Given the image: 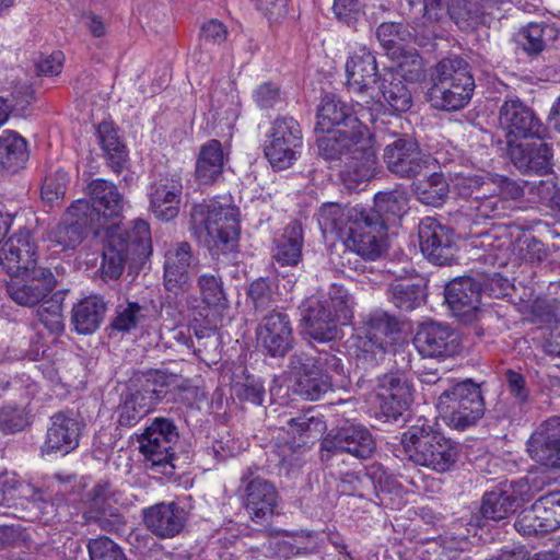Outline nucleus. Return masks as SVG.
Returning <instances> with one entry per match:
<instances>
[{
  "label": "nucleus",
  "mask_w": 560,
  "mask_h": 560,
  "mask_svg": "<svg viewBox=\"0 0 560 560\" xmlns=\"http://www.w3.org/2000/svg\"><path fill=\"white\" fill-rule=\"evenodd\" d=\"M422 254L435 265H448L455 257L454 231L433 217L423 218L418 226Z\"/></svg>",
  "instance_id": "nucleus-14"
},
{
  "label": "nucleus",
  "mask_w": 560,
  "mask_h": 560,
  "mask_svg": "<svg viewBox=\"0 0 560 560\" xmlns=\"http://www.w3.org/2000/svg\"><path fill=\"white\" fill-rule=\"evenodd\" d=\"M37 310L38 320L50 334L63 331L62 302L55 295L50 300H44Z\"/></svg>",
  "instance_id": "nucleus-56"
},
{
  "label": "nucleus",
  "mask_w": 560,
  "mask_h": 560,
  "mask_svg": "<svg viewBox=\"0 0 560 560\" xmlns=\"http://www.w3.org/2000/svg\"><path fill=\"white\" fill-rule=\"evenodd\" d=\"M318 154L326 161H342L341 179L349 190H358L377 168V155L369 129L319 131Z\"/></svg>",
  "instance_id": "nucleus-1"
},
{
  "label": "nucleus",
  "mask_w": 560,
  "mask_h": 560,
  "mask_svg": "<svg viewBox=\"0 0 560 560\" xmlns=\"http://www.w3.org/2000/svg\"><path fill=\"white\" fill-rule=\"evenodd\" d=\"M366 331L381 340H394L393 335L399 331V322L383 311H376L371 314L368 320Z\"/></svg>",
  "instance_id": "nucleus-59"
},
{
  "label": "nucleus",
  "mask_w": 560,
  "mask_h": 560,
  "mask_svg": "<svg viewBox=\"0 0 560 560\" xmlns=\"http://www.w3.org/2000/svg\"><path fill=\"white\" fill-rule=\"evenodd\" d=\"M365 108L358 104V109L353 105L343 102L335 94H326L317 109V124L315 131L337 129H368L361 121L365 117Z\"/></svg>",
  "instance_id": "nucleus-22"
},
{
  "label": "nucleus",
  "mask_w": 560,
  "mask_h": 560,
  "mask_svg": "<svg viewBox=\"0 0 560 560\" xmlns=\"http://www.w3.org/2000/svg\"><path fill=\"white\" fill-rule=\"evenodd\" d=\"M413 343L423 358H450L459 349L456 331L448 325L436 322L422 324L413 338Z\"/></svg>",
  "instance_id": "nucleus-23"
},
{
  "label": "nucleus",
  "mask_w": 560,
  "mask_h": 560,
  "mask_svg": "<svg viewBox=\"0 0 560 560\" xmlns=\"http://www.w3.org/2000/svg\"><path fill=\"white\" fill-rule=\"evenodd\" d=\"M480 299L481 283L475 277H459L445 287V301L455 316H469L478 308Z\"/></svg>",
  "instance_id": "nucleus-33"
},
{
  "label": "nucleus",
  "mask_w": 560,
  "mask_h": 560,
  "mask_svg": "<svg viewBox=\"0 0 560 560\" xmlns=\"http://www.w3.org/2000/svg\"><path fill=\"white\" fill-rule=\"evenodd\" d=\"M304 536H289L287 538L267 539L261 545V552L265 557H279L290 559L298 556H305L312 552V548L303 545Z\"/></svg>",
  "instance_id": "nucleus-48"
},
{
  "label": "nucleus",
  "mask_w": 560,
  "mask_h": 560,
  "mask_svg": "<svg viewBox=\"0 0 560 560\" xmlns=\"http://www.w3.org/2000/svg\"><path fill=\"white\" fill-rule=\"evenodd\" d=\"M520 505V497L512 487L486 492L480 512L487 520L501 521L513 514Z\"/></svg>",
  "instance_id": "nucleus-41"
},
{
  "label": "nucleus",
  "mask_w": 560,
  "mask_h": 560,
  "mask_svg": "<svg viewBox=\"0 0 560 560\" xmlns=\"http://www.w3.org/2000/svg\"><path fill=\"white\" fill-rule=\"evenodd\" d=\"M404 81L394 72H386L375 86V96L381 94L388 107L396 113H406L413 104L412 94Z\"/></svg>",
  "instance_id": "nucleus-40"
},
{
  "label": "nucleus",
  "mask_w": 560,
  "mask_h": 560,
  "mask_svg": "<svg viewBox=\"0 0 560 560\" xmlns=\"http://www.w3.org/2000/svg\"><path fill=\"white\" fill-rule=\"evenodd\" d=\"M338 315L327 300L311 298L303 305L301 322L311 338L325 342L338 336Z\"/></svg>",
  "instance_id": "nucleus-31"
},
{
  "label": "nucleus",
  "mask_w": 560,
  "mask_h": 560,
  "mask_svg": "<svg viewBox=\"0 0 560 560\" xmlns=\"http://www.w3.org/2000/svg\"><path fill=\"white\" fill-rule=\"evenodd\" d=\"M527 452L537 463L560 468V417H551L536 429L527 441Z\"/></svg>",
  "instance_id": "nucleus-29"
},
{
  "label": "nucleus",
  "mask_w": 560,
  "mask_h": 560,
  "mask_svg": "<svg viewBox=\"0 0 560 560\" xmlns=\"http://www.w3.org/2000/svg\"><path fill=\"white\" fill-rule=\"evenodd\" d=\"M90 200H85L90 208L86 213L92 221V232L98 234L105 229L108 219L117 218L124 209V198L117 187L103 178L93 179L88 186Z\"/></svg>",
  "instance_id": "nucleus-16"
},
{
  "label": "nucleus",
  "mask_w": 560,
  "mask_h": 560,
  "mask_svg": "<svg viewBox=\"0 0 560 560\" xmlns=\"http://www.w3.org/2000/svg\"><path fill=\"white\" fill-rule=\"evenodd\" d=\"M201 302L207 306H218L225 300L223 283L219 272H205L197 280Z\"/></svg>",
  "instance_id": "nucleus-53"
},
{
  "label": "nucleus",
  "mask_w": 560,
  "mask_h": 560,
  "mask_svg": "<svg viewBox=\"0 0 560 560\" xmlns=\"http://www.w3.org/2000/svg\"><path fill=\"white\" fill-rule=\"evenodd\" d=\"M508 147L511 162L521 173L538 176L551 174L553 154L545 137L535 136L518 143L509 142Z\"/></svg>",
  "instance_id": "nucleus-21"
},
{
  "label": "nucleus",
  "mask_w": 560,
  "mask_h": 560,
  "mask_svg": "<svg viewBox=\"0 0 560 560\" xmlns=\"http://www.w3.org/2000/svg\"><path fill=\"white\" fill-rule=\"evenodd\" d=\"M84 199H78L67 209L63 222L54 228L48 240L50 246L57 252L74 249L78 247L89 231L92 232L93 219H88L90 211Z\"/></svg>",
  "instance_id": "nucleus-18"
},
{
  "label": "nucleus",
  "mask_w": 560,
  "mask_h": 560,
  "mask_svg": "<svg viewBox=\"0 0 560 560\" xmlns=\"http://www.w3.org/2000/svg\"><path fill=\"white\" fill-rule=\"evenodd\" d=\"M69 184V174L58 168L52 174L46 176L42 186V198L45 202L54 205L63 199L67 186Z\"/></svg>",
  "instance_id": "nucleus-62"
},
{
  "label": "nucleus",
  "mask_w": 560,
  "mask_h": 560,
  "mask_svg": "<svg viewBox=\"0 0 560 560\" xmlns=\"http://www.w3.org/2000/svg\"><path fill=\"white\" fill-rule=\"evenodd\" d=\"M515 254L518 259L530 265H538L548 257L544 243L530 235L517 238Z\"/></svg>",
  "instance_id": "nucleus-57"
},
{
  "label": "nucleus",
  "mask_w": 560,
  "mask_h": 560,
  "mask_svg": "<svg viewBox=\"0 0 560 560\" xmlns=\"http://www.w3.org/2000/svg\"><path fill=\"white\" fill-rule=\"evenodd\" d=\"M257 345L272 358H283L294 346L293 328L284 312L264 316L256 328Z\"/></svg>",
  "instance_id": "nucleus-17"
},
{
  "label": "nucleus",
  "mask_w": 560,
  "mask_h": 560,
  "mask_svg": "<svg viewBox=\"0 0 560 560\" xmlns=\"http://www.w3.org/2000/svg\"><path fill=\"white\" fill-rule=\"evenodd\" d=\"M474 89L468 62L458 56L444 58L435 67L430 90L432 105L445 112L459 110L471 100Z\"/></svg>",
  "instance_id": "nucleus-5"
},
{
  "label": "nucleus",
  "mask_w": 560,
  "mask_h": 560,
  "mask_svg": "<svg viewBox=\"0 0 560 560\" xmlns=\"http://www.w3.org/2000/svg\"><path fill=\"white\" fill-rule=\"evenodd\" d=\"M490 178L472 173H460L454 179L453 187L463 198H471L474 195H481L483 191H490Z\"/></svg>",
  "instance_id": "nucleus-61"
},
{
  "label": "nucleus",
  "mask_w": 560,
  "mask_h": 560,
  "mask_svg": "<svg viewBox=\"0 0 560 560\" xmlns=\"http://www.w3.org/2000/svg\"><path fill=\"white\" fill-rule=\"evenodd\" d=\"M397 72L395 73L405 81L418 82L423 77V62L418 52L412 49L398 54Z\"/></svg>",
  "instance_id": "nucleus-63"
},
{
  "label": "nucleus",
  "mask_w": 560,
  "mask_h": 560,
  "mask_svg": "<svg viewBox=\"0 0 560 560\" xmlns=\"http://www.w3.org/2000/svg\"><path fill=\"white\" fill-rule=\"evenodd\" d=\"M499 127L504 131L508 143L535 136L546 137L547 130L535 113L518 98L506 100L499 110Z\"/></svg>",
  "instance_id": "nucleus-15"
},
{
  "label": "nucleus",
  "mask_w": 560,
  "mask_h": 560,
  "mask_svg": "<svg viewBox=\"0 0 560 560\" xmlns=\"http://www.w3.org/2000/svg\"><path fill=\"white\" fill-rule=\"evenodd\" d=\"M198 258L188 242L172 244L164 253L163 287L166 292L179 295L192 287L191 271Z\"/></svg>",
  "instance_id": "nucleus-11"
},
{
  "label": "nucleus",
  "mask_w": 560,
  "mask_h": 560,
  "mask_svg": "<svg viewBox=\"0 0 560 560\" xmlns=\"http://www.w3.org/2000/svg\"><path fill=\"white\" fill-rule=\"evenodd\" d=\"M257 468L243 470L241 482L244 489L243 503L250 518L259 523L273 514L278 492L268 480L255 476Z\"/></svg>",
  "instance_id": "nucleus-19"
},
{
  "label": "nucleus",
  "mask_w": 560,
  "mask_h": 560,
  "mask_svg": "<svg viewBox=\"0 0 560 560\" xmlns=\"http://www.w3.org/2000/svg\"><path fill=\"white\" fill-rule=\"evenodd\" d=\"M30 424V417L24 407L13 402L0 407V431L13 434L23 431Z\"/></svg>",
  "instance_id": "nucleus-52"
},
{
  "label": "nucleus",
  "mask_w": 560,
  "mask_h": 560,
  "mask_svg": "<svg viewBox=\"0 0 560 560\" xmlns=\"http://www.w3.org/2000/svg\"><path fill=\"white\" fill-rule=\"evenodd\" d=\"M557 28L548 23H529L517 34V45L528 56H537L556 38Z\"/></svg>",
  "instance_id": "nucleus-43"
},
{
  "label": "nucleus",
  "mask_w": 560,
  "mask_h": 560,
  "mask_svg": "<svg viewBox=\"0 0 560 560\" xmlns=\"http://www.w3.org/2000/svg\"><path fill=\"white\" fill-rule=\"evenodd\" d=\"M346 74L350 91L375 97V86L383 74L378 73L376 58L369 48L359 47L348 57Z\"/></svg>",
  "instance_id": "nucleus-26"
},
{
  "label": "nucleus",
  "mask_w": 560,
  "mask_h": 560,
  "mask_svg": "<svg viewBox=\"0 0 560 560\" xmlns=\"http://www.w3.org/2000/svg\"><path fill=\"white\" fill-rule=\"evenodd\" d=\"M441 2L442 0H408L410 11L418 9V13H422L413 21L416 32L423 27L427 36L434 34L430 27L440 20Z\"/></svg>",
  "instance_id": "nucleus-54"
},
{
  "label": "nucleus",
  "mask_w": 560,
  "mask_h": 560,
  "mask_svg": "<svg viewBox=\"0 0 560 560\" xmlns=\"http://www.w3.org/2000/svg\"><path fill=\"white\" fill-rule=\"evenodd\" d=\"M149 308L138 302L127 301L117 305L112 328L120 332H131L142 328L148 319Z\"/></svg>",
  "instance_id": "nucleus-45"
},
{
  "label": "nucleus",
  "mask_w": 560,
  "mask_h": 560,
  "mask_svg": "<svg viewBox=\"0 0 560 560\" xmlns=\"http://www.w3.org/2000/svg\"><path fill=\"white\" fill-rule=\"evenodd\" d=\"M346 249L341 255V266L359 270L360 266L351 265V256L357 255L365 260H376L381 257L386 230L380 215L368 207L355 205L347 211Z\"/></svg>",
  "instance_id": "nucleus-4"
},
{
  "label": "nucleus",
  "mask_w": 560,
  "mask_h": 560,
  "mask_svg": "<svg viewBox=\"0 0 560 560\" xmlns=\"http://www.w3.org/2000/svg\"><path fill=\"white\" fill-rule=\"evenodd\" d=\"M110 494L108 482L96 483L89 493L84 517L88 523H96L101 529L115 533L122 528L125 521L118 509L112 503Z\"/></svg>",
  "instance_id": "nucleus-30"
},
{
  "label": "nucleus",
  "mask_w": 560,
  "mask_h": 560,
  "mask_svg": "<svg viewBox=\"0 0 560 560\" xmlns=\"http://www.w3.org/2000/svg\"><path fill=\"white\" fill-rule=\"evenodd\" d=\"M436 408L448 428L465 431L476 425L485 415L481 387L471 380L456 382L440 393Z\"/></svg>",
  "instance_id": "nucleus-6"
},
{
  "label": "nucleus",
  "mask_w": 560,
  "mask_h": 560,
  "mask_svg": "<svg viewBox=\"0 0 560 560\" xmlns=\"http://www.w3.org/2000/svg\"><path fill=\"white\" fill-rule=\"evenodd\" d=\"M415 192L421 203L439 207L447 198L448 184L443 174L432 173L416 186Z\"/></svg>",
  "instance_id": "nucleus-50"
},
{
  "label": "nucleus",
  "mask_w": 560,
  "mask_h": 560,
  "mask_svg": "<svg viewBox=\"0 0 560 560\" xmlns=\"http://www.w3.org/2000/svg\"><path fill=\"white\" fill-rule=\"evenodd\" d=\"M383 160L392 174L413 178L429 167L431 155L424 153L411 137H402L384 148Z\"/></svg>",
  "instance_id": "nucleus-12"
},
{
  "label": "nucleus",
  "mask_w": 560,
  "mask_h": 560,
  "mask_svg": "<svg viewBox=\"0 0 560 560\" xmlns=\"http://www.w3.org/2000/svg\"><path fill=\"white\" fill-rule=\"evenodd\" d=\"M84 423L73 410H62L50 417L45 442L42 446L44 455H68L78 448Z\"/></svg>",
  "instance_id": "nucleus-13"
},
{
  "label": "nucleus",
  "mask_w": 560,
  "mask_h": 560,
  "mask_svg": "<svg viewBox=\"0 0 560 560\" xmlns=\"http://www.w3.org/2000/svg\"><path fill=\"white\" fill-rule=\"evenodd\" d=\"M28 158V143L25 138L10 129L0 133V168L15 174L26 166Z\"/></svg>",
  "instance_id": "nucleus-39"
},
{
  "label": "nucleus",
  "mask_w": 560,
  "mask_h": 560,
  "mask_svg": "<svg viewBox=\"0 0 560 560\" xmlns=\"http://www.w3.org/2000/svg\"><path fill=\"white\" fill-rule=\"evenodd\" d=\"M96 135L106 164L114 173L120 174L128 166L129 151L119 129L113 121L103 120L96 128Z\"/></svg>",
  "instance_id": "nucleus-35"
},
{
  "label": "nucleus",
  "mask_w": 560,
  "mask_h": 560,
  "mask_svg": "<svg viewBox=\"0 0 560 560\" xmlns=\"http://www.w3.org/2000/svg\"><path fill=\"white\" fill-rule=\"evenodd\" d=\"M303 145L300 124L289 116H278L265 135L264 154L277 170H287L299 159Z\"/></svg>",
  "instance_id": "nucleus-8"
},
{
  "label": "nucleus",
  "mask_w": 560,
  "mask_h": 560,
  "mask_svg": "<svg viewBox=\"0 0 560 560\" xmlns=\"http://www.w3.org/2000/svg\"><path fill=\"white\" fill-rule=\"evenodd\" d=\"M150 377L153 387L159 390L158 402H180L187 406L192 405L196 396L197 388L192 386L189 381L165 371L155 370L151 371Z\"/></svg>",
  "instance_id": "nucleus-36"
},
{
  "label": "nucleus",
  "mask_w": 560,
  "mask_h": 560,
  "mask_svg": "<svg viewBox=\"0 0 560 560\" xmlns=\"http://www.w3.org/2000/svg\"><path fill=\"white\" fill-rule=\"evenodd\" d=\"M385 479H387V474L384 467L380 464H373L361 470L341 474L337 489L340 494L360 499H371L375 494L381 503L385 504L384 495L386 493L383 489Z\"/></svg>",
  "instance_id": "nucleus-27"
},
{
  "label": "nucleus",
  "mask_w": 560,
  "mask_h": 560,
  "mask_svg": "<svg viewBox=\"0 0 560 560\" xmlns=\"http://www.w3.org/2000/svg\"><path fill=\"white\" fill-rule=\"evenodd\" d=\"M388 300L399 310L409 312L419 307L425 300V285L422 282L399 280L386 291Z\"/></svg>",
  "instance_id": "nucleus-44"
},
{
  "label": "nucleus",
  "mask_w": 560,
  "mask_h": 560,
  "mask_svg": "<svg viewBox=\"0 0 560 560\" xmlns=\"http://www.w3.org/2000/svg\"><path fill=\"white\" fill-rule=\"evenodd\" d=\"M400 444L409 462L440 474L450 471L459 456L458 443L427 419H418L408 427L401 433Z\"/></svg>",
  "instance_id": "nucleus-2"
},
{
  "label": "nucleus",
  "mask_w": 560,
  "mask_h": 560,
  "mask_svg": "<svg viewBox=\"0 0 560 560\" xmlns=\"http://www.w3.org/2000/svg\"><path fill=\"white\" fill-rule=\"evenodd\" d=\"M150 209L162 221H171L179 213L183 179L178 173L159 174L149 188Z\"/></svg>",
  "instance_id": "nucleus-24"
},
{
  "label": "nucleus",
  "mask_w": 560,
  "mask_h": 560,
  "mask_svg": "<svg viewBox=\"0 0 560 560\" xmlns=\"http://www.w3.org/2000/svg\"><path fill=\"white\" fill-rule=\"evenodd\" d=\"M31 273L10 277L5 285L10 299L25 307H33L43 302L57 284L49 268L35 269Z\"/></svg>",
  "instance_id": "nucleus-20"
},
{
  "label": "nucleus",
  "mask_w": 560,
  "mask_h": 560,
  "mask_svg": "<svg viewBox=\"0 0 560 560\" xmlns=\"http://www.w3.org/2000/svg\"><path fill=\"white\" fill-rule=\"evenodd\" d=\"M0 265L10 277L47 269L37 265V246L27 231L14 234L2 245Z\"/></svg>",
  "instance_id": "nucleus-25"
},
{
  "label": "nucleus",
  "mask_w": 560,
  "mask_h": 560,
  "mask_svg": "<svg viewBox=\"0 0 560 560\" xmlns=\"http://www.w3.org/2000/svg\"><path fill=\"white\" fill-rule=\"evenodd\" d=\"M88 550L91 560H127L121 548L108 537L91 539Z\"/></svg>",
  "instance_id": "nucleus-64"
},
{
  "label": "nucleus",
  "mask_w": 560,
  "mask_h": 560,
  "mask_svg": "<svg viewBox=\"0 0 560 560\" xmlns=\"http://www.w3.org/2000/svg\"><path fill=\"white\" fill-rule=\"evenodd\" d=\"M108 241L121 247L131 261L141 260L152 252L150 226L144 220H135L130 229L112 235Z\"/></svg>",
  "instance_id": "nucleus-37"
},
{
  "label": "nucleus",
  "mask_w": 560,
  "mask_h": 560,
  "mask_svg": "<svg viewBox=\"0 0 560 560\" xmlns=\"http://www.w3.org/2000/svg\"><path fill=\"white\" fill-rule=\"evenodd\" d=\"M541 517L544 516L540 511V505L536 500L529 509L523 510L517 515L514 527L518 533L525 536L549 533V529L545 527V522Z\"/></svg>",
  "instance_id": "nucleus-55"
},
{
  "label": "nucleus",
  "mask_w": 560,
  "mask_h": 560,
  "mask_svg": "<svg viewBox=\"0 0 560 560\" xmlns=\"http://www.w3.org/2000/svg\"><path fill=\"white\" fill-rule=\"evenodd\" d=\"M179 439L174 421L156 417L139 438V451L152 469L164 475L172 474L175 465L174 446Z\"/></svg>",
  "instance_id": "nucleus-7"
},
{
  "label": "nucleus",
  "mask_w": 560,
  "mask_h": 560,
  "mask_svg": "<svg viewBox=\"0 0 560 560\" xmlns=\"http://www.w3.org/2000/svg\"><path fill=\"white\" fill-rule=\"evenodd\" d=\"M471 210L475 211V222L503 218L508 214L510 206L502 200L493 190L476 195L471 200Z\"/></svg>",
  "instance_id": "nucleus-49"
},
{
  "label": "nucleus",
  "mask_w": 560,
  "mask_h": 560,
  "mask_svg": "<svg viewBox=\"0 0 560 560\" xmlns=\"http://www.w3.org/2000/svg\"><path fill=\"white\" fill-rule=\"evenodd\" d=\"M376 37L386 52L395 58L404 50L402 45L412 40L413 34L400 22H383L376 30Z\"/></svg>",
  "instance_id": "nucleus-46"
},
{
  "label": "nucleus",
  "mask_w": 560,
  "mask_h": 560,
  "mask_svg": "<svg viewBox=\"0 0 560 560\" xmlns=\"http://www.w3.org/2000/svg\"><path fill=\"white\" fill-rule=\"evenodd\" d=\"M190 217L196 226L205 229L206 246L212 257L235 252L240 235V210L230 196L194 205Z\"/></svg>",
  "instance_id": "nucleus-3"
},
{
  "label": "nucleus",
  "mask_w": 560,
  "mask_h": 560,
  "mask_svg": "<svg viewBox=\"0 0 560 560\" xmlns=\"http://www.w3.org/2000/svg\"><path fill=\"white\" fill-rule=\"evenodd\" d=\"M233 393L240 400L256 406H261L266 396L262 381L254 375H247L243 381L236 382L233 385Z\"/></svg>",
  "instance_id": "nucleus-60"
},
{
  "label": "nucleus",
  "mask_w": 560,
  "mask_h": 560,
  "mask_svg": "<svg viewBox=\"0 0 560 560\" xmlns=\"http://www.w3.org/2000/svg\"><path fill=\"white\" fill-rule=\"evenodd\" d=\"M149 532L161 539L174 538L184 529L188 513L176 502H160L142 510Z\"/></svg>",
  "instance_id": "nucleus-28"
},
{
  "label": "nucleus",
  "mask_w": 560,
  "mask_h": 560,
  "mask_svg": "<svg viewBox=\"0 0 560 560\" xmlns=\"http://www.w3.org/2000/svg\"><path fill=\"white\" fill-rule=\"evenodd\" d=\"M156 397L159 390L153 387L150 373L131 380L120 395L117 423L126 428L136 425L159 404Z\"/></svg>",
  "instance_id": "nucleus-10"
},
{
  "label": "nucleus",
  "mask_w": 560,
  "mask_h": 560,
  "mask_svg": "<svg viewBox=\"0 0 560 560\" xmlns=\"http://www.w3.org/2000/svg\"><path fill=\"white\" fill-rule=\"evenodd\" d=\"M289 433L293 439L299 438L298 446H307L312 440H316L326 429L325 422L310 412L288 421Z\"/></svg>",
  "instance_id": "nucleus-51"
},
{
  "label": "nucleus",
  "mask_w": 560,
  "mask_h": 560,
  "mask_svg": "<svg viewBox=\"0 0 560 560\" xmlns=\"http://www.w3.org/2000/svg\"><path fill=\"white\" fill-rule=\"evenodd\" d=\"M303 230L298 221L290 222L273 238L271 258L278 267H295L302 260Z\"/></svg>",
  "instance_id": "nucleus-34"
},
{
  "label": "nucleus",
  "mask_w": 560,
  "mask_h": 560,
  "mask_svg": "<svg viewBox=\"0 0 560 560\" xmlns=\"http://www.w3.org/2000/svg\"><path fill=\"white\" fill-rule=\"evenodd\" d=\"M408 194L402 188H395L388 191H380L374 196V207L370 208L384 222L387 223L401 218L408 210Z\"/></svg>",
  "instance_id": "nucleus-42"
},
{
  "label": "nucleus",
  "mask_w": 560,
  "mask_h": 560,
  "mask_svg": "<svg viewBox=\"0 0 560 560\" xmlns=\"http://www.w3.org/2000/svg\"><path fill=\"white\" fill-rule=\"evenodd\" d=\"M376 450V443L370 430L361 423L345 422L332 429L322 441V458L328 460L331 455L347 453L359 459L370 458Z\"/></svg>",
  "instance_id": "nucleus-9"
},
{
  "label": "nucleus",
  "mask_w": 560,
  "mask_h": 560,
  "mask_svg": "<svg viewBox=\"0 0 560 560\" xmlns=\"http://www.w3.org/2000/svg\"><path fill=\"white\" fill-rule=\"evenodd\" d=\"M130 260L127 254L110 241L103 252V260L101 265V271L103 278L118 279L125 267V262Z\"/></svg>",
  "instance_id": "nucleus-58"
},
{
  "label": "nucleus",
  "mask_w": 560,
  "mask_h": 560,
  "mask_svg": "<svg viewBox=\"0 0 560 560\" xmlns=\"http://www.w3.org/2000/svg\"><path fill=\"white\" fill-rule=\"evenodd\" d=\"M107 312V302L101 295H89L72 307L71 323L81 335L95 332Z\"/></svg>",
  "instance_id": "nucleus-38"
},
{
  "label": "nucleus",
  "mask_w": 560,
  "mask_h": 560,
  "mask_svg": "<svg viewBox=\"0 0 560 560\" xmlns=\"http://www.w3.org/2000/svg\"><path fill=\"white\" fill-rule=\"evenodd\" d=\"M331 385L329 375L318 370H312L295 378L293 392L305 400L314 401L320 399L331 388Z\"/></svg>",
  "instance_id": "nucleus-47"
},
{
  "label": "nucleus",
  "mask_w": 560,
  "mask_h": 560,
  "mask_svg": "<svg viewBox=\"0 0 560 560\" xmlns=\"http://www.w3.org/2000/svg\"><path fill=\"white\" fill-rule=\"evenodd\" d=\"M229 162V152L224 151L222 143L210 139L200 145L195 162L194 177L198 185L210 186L220 180L225 164Z\"/></svg>",
  "instance_id": "nucleus-32"
}]
</instances>
